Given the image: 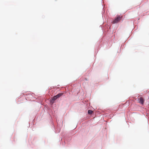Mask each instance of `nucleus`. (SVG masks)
Masks as SVG:
<instances>
[{"mask_svg":"<svg viewBox=\"0 0 149 149\" xmlns=\"http://www.w3.org/2000/svg\"><path fill=\"white\" fill-rule=\"evenodd\" d=\"M120 16L116 18L115 20L113 21V23H118L119 22V21L120 19Z\"/></svg>","mask_w":149,"mask_h":149,"instance_id":"nucleus-1","label":"nucleus"},{"mask_svg":"<svg viewBox=\"0 0 149 149\" xmlns=\"http://www.w3.org/2000/svg\"><path fill=\"white\" fill-rule=\"evenodd\" d=\"M144 100L143 98L140 97L139 98V103H141V104H143L144 103Z\"/></svg>","mask_w":149,"mask_h":149,"instance_id":"nucleus-2","label":"nucleus"},{"mask_svg":"<svg viewBox=\"0 0 149 149\" xmlns=\"http://www.w3.org/2000/svg\"><path fill=\"white\" fill-rule=\"evenodd\" d=\"M63 93H60L57 95L56 96L58 98L61 96L63 95Z\"/></svg>","mask_w":149,"mask_h":149,"instance_id":"nucleus-3","label":"nucleus"},{"mask_svg":"<svg viewBox=\"0 0 149 149\" xmlns=\"http://www.w3.org/2000/svg\"><path fill=\"white\" fill-rule=\"evenodd\" d=\"M58 98L56 96H56H54L52 98V101H54V100H56Z\"/></svg>","mask_w":149,"mask_h":149,"instance_id":"nucleus-4","label":"nucleus"},{"mask_svg":"<svg viewBox=\"0 0 149 149\" xmlns=\"http://www.w3.org/2000/svg\"><path fill=\"white\" fill-rule=\"evenodd\" d=\"M93 112V111L91 110H89L88 111V113L89 114H91Z\"/></svg>","mask_w":149,"mask_h":149,"instance_id":"nucleus-5","label":"nucleus"}]
</instances>
